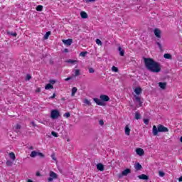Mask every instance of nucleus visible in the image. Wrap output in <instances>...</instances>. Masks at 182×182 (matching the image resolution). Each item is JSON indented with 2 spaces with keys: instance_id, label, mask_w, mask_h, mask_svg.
<instances>
[{
  "instance_id": "obj_31",
  "label": "nucleus",
  "mask_w": 182,
  "mask_h": 182,
  "mask_svg": "<svg viewBox=\"0 0 182 182\" xmlns=\"http://www.w3.org/2000/svg\"><path fill=\"white\" fill-rule=\"evenodd\" d=\"M79 61L76 60H67V63H78Z\"/></svg>"
},
{
  "instance_id": "obj_12",
  "label": "nucleus",
  "mask_w": 182,
  "mask_h": 182,
  "mask_svg": "<svg viewBox=\"0 0 182 182\" xmlns=\"http://www.w3.org/2000/svg\"><path fill=\"white\" fill-rule=\"evenodd\" d=\"M94 102H96V104L98 105V106H104V103L103 102L100 101V100H99L98 98H94L93 99Z\"/></svg>"
},
{
  "instance_id": "obj_8",
  "label": "nucleus",
  "mask_w": 182,
  "mask_h": 182,
  "mask_svg": "<svg viewBox=\"0 0 182 182\" xmlns=\"http://www.w3.org/2000/svg\"><path fill=\"white\" fill-rule=\"evenodd\" d=\"M63 44L67 45V46H70L72 45L73 40L69 38L68 40H63Z\"/></svg>"
},
{
  "instance_id": "obj_14",
  "label": "nucleus",
  "mask_w": 182,
  "mask_h": 182,
  "mask_svg": "<svg viewBox=\"0 0 182 182\" xmlns=\"http://www.w3.org/2000/svg\"><path fill=\"white\" fill-rule=\"evenodd\" d=\"M97 168L100 171H105V166L102 164H98L97 165Z\"/></svg>"
},
{
  "instance_id": "obj_58",
  "label": "nucleus",
  "mask_w": 182,
  "mask_h": 182,
  "mask_svg": "<svg viewBox=\"0 0 182 182\" xmlns=\"http://www.w3.org/2000/svg\"><path fill=\"white\" fill-rule=\"evenodd\" d=\"M180 141H181V143H182V136H181Z\"/></svg>"
},
{
  "instance_id": "obj_21",
  "label": "nucleus",
  "mask_w": 182,
  "mask_h": 182,
  "mask_svg": "<svg viewBox=\"0 0 182 182\" xmlns=\"http://www.w3.org/2000/svg\"><path fill=\"white\" fill-rule=\"evenodd\" d=\"M9 156L10 159H11V160H13V161H15L16 156H15V154L14 152H10Z\"/></svg>"
},
{
  "instance_id": "obj_53",
  "label": "nucleus",
  "mask_w": 182,
  "mask_h": 182,
  "mask_svg": "<svg viewBox=\"0 0 182 182\" xmlns=\"http://www.w3.org/2000/svg\"><path fill=\"white\" fill-rule=\"evenodd\" d=\"M40 92H41V88H37V89L36 90V93H40Z\"/></svg>"
},
{
  "instance_id": "obj_20",
  "label": "nucleus",
  "mask_w": 182,
  "mask_h": 182,
  "mask_svg": "<svg viewBox=\"0 0 182 182\" xmlns=\"http://www.w3.org/2000/svg\"><path fill=\"white\" fill-rule=\"evenodd\" d=\"M120 56H124V50L122 49V47H118Z\"/></svg>"
},
{
  "instance_id": "obj_37",
  "label": "nucleus",
  "mask_w": 182,
  "mask_h": 182,
  "mask_svg": "<svg viewBox=\"0 0 182 182\" xmlns=\"http://www.w3.org/2000/svg\"><path fill=\"white\" fill-rule=\"evenodd\" d=\"M84 103H85V105H87V106H90V105H92V103L90 102V101H89V100H87V99H85V100H84Z\"/></svg>"
},
{
  "instance_id": "obj_1",
  "label": "nucleus",
  "mask_w": 182,
  "mask_h": 182,
  "mask_svg": "<svg viewBox=\"0 0 182 182\" xmlns=\"http://www.w3.org/2000/svg\"><path fill=\"white\" fill-rule=\"evenodd\" d=\"M145 68L152 73H159L161 72V65L158 62H156L153 58H146L144 59Z\"/></svg>"
},
{
  "instance_id": "obj_50",
  "label": "nucleus",
  "mask_w": 182,
  "mask_h": 182,
  "mask_svg": "<svg viewBox=\"0 0 182 182\" xmlns=\"http://www.w3.org/2000/svg\"><path fill=\"white\" fill-rule=\"evenodd\" d=\"M50 83L53 85H55V83H56V81L51 80H50Z\"/></svg>"
},
{
  "instance_id": "obj_36",
  "label": "nucleus",
  "mask_w": 182,
  "mask_h": 182,
  "mask_svg": "<svg viewBox=\"0 0 182 182\" xmlns=\"http://www.w3.org/2000/svg\"><path fill=\"white\" fill-rule=\"evenodd\" d=\"M79 75H80V70H75V77H77L79 76Z\"/></svg>"
},
{
  "instance_id": "obj_44",
  "label": "nucleus",
  "mask_w": 182,
  "mask_h": 182,
  "mask_svg": "<svg viewBox=\"0 0 182 182\" xmlns=\"http://www.w3.org/2000/svg\"><path fill=\"white\" fill-rule=\"evenodd\" d=\"M51 134H52V136H54V137H58V133H56L55 132H52Z\"/></svg>"
},
{
  "instance_id": "obj_22",
  "label": "nucleus",
  "mask_w": 182,
  "mask_h": 182,
  "mask_svg": "<svg viewBox=\"0 0 182 182\" xmlns=\"http://www.w3.org/2000/svg\"><path fill=\"white\" fill-rule=\"evenodd\" d=\"M134 167L135 170H141V168H143L141 165H140V163H136Z\"/></svg>"
},
{
  "instance_id": "obj_34",
  "label": "nucleus",
  "mask_w": 182,
  "mask_h": 182,
  "mask_svg": "<svg viewBox=\"0 0 182 182\" xmlns=\"http://www.w3.org/2000/svg\"><path fill=\"white\" fill-rule=\"evenodd\" d=\"M112 72L117 73V72H119V68L116 66H112Z\"/></svg>"
},
{
  "instance_id": "obj_25",
  "label": "nucleus",
  "mask_w": 182,
  "mask_h": 182,
  "mask_svg": "<svg viewBox=\"0 0 182 182\" xmlns=\"http://www.w3.org/2000/svg\"><path fill=\"white\" fill-rule=\"evenodd\" d=\"M21 127H21V124H17L15 126V130H16V133H18V132H19V130H21Z\"/></svg>"
},
{
  "instance_id": "obj_40",
  "label": "nucleus",
  "mask_w": 182,
  "mask_h": 182,
  "mask_svg": "<svg viewBox=\"0 0 182 182\" xmlns=\"http://www.w3.org/2000/svg\"><path fill=\"white\" fill-rule=\"evenodd\" d=\"M159 176L160 177H164L165 173H164V172L160 171L159 172Z\"/></svg>"
},
{
  "instance_id": "obj_7",
  "label": "nucleus",
  "mask_w": 182,
  "mask_h": 182,
  "mask_svg": "<svg viewBox=\"0 0 182 182\" xmlns=\"http://www.w3.org/2000/svg\"><path fill=\"white\" fill-rule=\"evenodd\" d=\"M134 97L136 102H139V107H141V106H143V101H141V98L137 95H134Z\"/></svg>"
},
{
  "instance_id": "obj_19",
  "label": "nucleus",
  "mask_w": 182,
  "mask_h": 182,
  "mask_svg": "<svg viewBox=\"0 0 182 182\" xmlns=\"http://www.w3.org/2000/svg\"><path fill=\"white\" fill-rule=\"evenodd\" d=\"M45 89L46 90H49L50 89H53V85L50 83L49 84H47L46 86H45Z\"/></svg>"
},
{
  "instance_id": "obj_47",
  "label": "nucleus",
  "mask_w": 182,
  "mask_h": 182,
  "mask_svg": "<svg viewBox=\"0 0 182 182\" xmlns=\"http://www.w3.org/2000/svg\"><path fill=\"white\" fill-rule=\"evenodd\" d=\"M96 0H85L86 4H89V2H95Z\"/></svg>"
},
{
  "instance_id": "obj_56",
  "label": "nucleus",
  "mask_w": 182,
  "mask_h": 182,
  "mask_svg": "<svg viewBox=\"0 0 182 182\" xmlns=\"http://www.w3.org/2000/svg\"><path fill=\"white\" fill-rule=\"evenodd\" d=\"M29 149H30V150H33V146H30V147H29Z\"/></svg>"
},
{
  "instance_id": "obj_57",
  "label": "nucleus",
  "mask_w": 182,
  "mask_h": 182,
  "mask_svg": "<svg viewBox=\"0 0 182 182\" xmlns=\"http://www.w3.org/2000/svg\"><path fill=\"white\" fill-rule=\"evenodd\" d=\"M27 182H33L32 180H31V179H28V181H27Z\"/></svg>"
},
{
  "instance_id": "obj_41",
  "label": "nucleus",
  "mask_w": 182,
  "mask_h": 182,
  "mask_svg": "<svg viewBox=\"0 0 182 182\" xmlns=\"http://www.w3.org/2000/svg\"><path fill=\"white\" fill-rule=\"evenodd\" d=\"M32 79V76L29 74L26 75V80H31Z\"/></svg>"
},
{
  "instance_id": "obj_18",
  "label": "nucleus",
  "mask_w": 182,
  "mask_h": 182,
  "mask_svg": "<svg viewBox=\"0 0 182 182\" xmlns=\"http://www.w3.org/2000/svg\"><path fill=\"white\" fill-rule=\"evenodd\" d=\"M125 134L127 136H130V128L129 127V125H126L125 127Z\"/></svg>"
},
{
  "instance_id": "obj_49",
  "label": "nucleus",
  "mask_w": 182,
  "mask_h": 182,
  "mask_svg": "<svg viewBox=\"0 0 182 182\" xmlns=\"http://www.w3.org/2000/svg\"><path fill=\"white\" fill-rule=\"evenodd\" d=\"M156 45H158L159 49H162L163 47L161 46V44L159 42H157Z\"/></svg>"
},
{
  "instance_id": "obj_54",
  "label": "nucleus",
  "mask_w": 182,
  "mask_h": 182,
  "mask_svg": "<svg viewBox=\"0 0 182 182\" xmlns=\"http://www.w3.org/2000/svg\"><path fill=\"white\" fill-rule=\"evenodd\" d=\"M64 52H65V53H68V52H69V49L65 48V49H64Z\"/></svg>"
},
{
  "instance_id": "obj_55",
  "label": "nucleus",
  "mask_w": 182,
  "mask_h": 182,
  "mask_svg": "<svg viewBox=\"0 0 182 182\" xmlns=\"http://www.w3.org/2000/svg\"><path fill=\"white\" fill-rule=\"evenodd\" d=\"M178 181H179V182H181V181H182V176H181V177L178 178Z\"/></svg>"
},
{
  "instance_id": "obj_4",
  "label": "nucleus",
  "mask_w": 182,
  "mask_h": 182,
  "mask_svg": "<svg viewBox=\"0 0 182 182\" xmlns=\"http://www.w3.org/2000/svg\"><path fill=\"white\" fill-rule=\"evenodd\" d=\"M158 131L159 132V133H166L167 132H168V128L163 126L162 124H159Z\"/></svg>"
},
{
  "instance_id": "obj_52",
  "label": "nucleus",
  "mask_w": 182,
  "mask_h": 182,
  "mask_svg": "<svg viewBox=\"0 0 182 182\" xmlns=\"http://www.w3.org/2000/svg\"><path fill=\"white\" fill-rule=\"evenodd\" d=\"M55 97H56V94H53L50 97V99H55Z\"/></svg>"
},
{
  "instance_id": "obj_45",
  "label": "nucleus",
  "mask_w": 182,
  "mask_h": 182,
  "mask_svg": "<svg viewBox=\"0 0 182 182\" xmlns=\"http://www.w3.org/2000/svg\"><path fill=\"white\" fill-rule=\"evenodd\" d=\"M99 123H100V126H103L105 124V122L103 121V119L100 120Z\"/></svg>"
},
{
  "instance_id": "obj_5",
  "label": "nucleus",
  "mask_w": 182,
  "mask_h": 182,
  "mask_svg": "<svg viewBox=\"0 0 182 182\" xmlns=\"http://www.w3.org/2000/svg\"><path fill=\"white\" fill-rule=\"evenodd\" d=\"M100 100L101 102H109L110 100V97L106 95H100Z\"/></svg>"
},
{
  "instance_id": "obj_26",
  "label": "nucleus",
  "mask_w": 182,
  "mask_h": 182,
  "mask_svg": "<svg viewBox=\"0 0 182 182\" xmlns=\"http://www.w3.org/2000/svg\"><path fill=\"white\" fill-rule=\"evenodd\" d=\"M36 156H38V152L36 151H31L30 157L35 158Z\"/></svg>"
},
{
  "instance_id": "obj_9",
  "label": "nucleus",
  "mask_w": 182,
  "mask_h": 182,
  "mask_svg": "<svg viewBox=\"0 0 182 182\" xmlns=\"http://www.w3.org/2000/svg\"><path fill=\"white\" fill-rule=\"evenodd\" d=\"M152 133L154 136H157L159 134V127H156V125L153 126Z\"/></svg>"
},
{
  "instance_id": "obj_39",
  "label": "nucleus",
  "mask_w": 182,
  "mask_h": 182,
  "mask_svg": "<svg viewBox=\"0 0 182 182\" xmlns=\"http://www.w3.org/2000/svg\"><path fill=\"white\" fill-rule=\"evenodd\" d=\"M149 122H150V120L149 119H144V123L146 126H148Z\"/></svg>"
},
{
  "instance_id": "obj_3",
  "label": "nucleus",
  "mask_w": 182,
  "mask_h": 182,
  "mask_svg": "<svg viewBox=\"0 0 182 182\" xmlns=\"http://www.w3.org/2000/svg\"><path fill=\"white\" fill-rule=\"evenodd\" d=\"M60 116V113L58 109H53L50 113L51 119H58Z\"/></svg>"
},
{
  "instance_id": "obj_38",
  "label": "nucleus",
  "mask_w": 182,
  "mask_h": 182,
  "mask_svg": "<svg viewBox=\"0 0 182 182\" xmlns=\"http://www.w3.org/2000/svg\"><path fill=\"white\" fill-rule=\"evenodd\" d=\"M64 117H67V119H69L70 117V113L66 112L63 114Z\"/></svg>"
},
{
  "instance_id": "obj_10",
  "label": "nucleus",
  "mask_w": 182,
  "mask_h": 182,
  "mask_svg": "<svg viewBox=\"0 0 182 182\" xmlns=\"http://www.w3.org/2000/svg\"><path fill=\"white\" fill-rule=\"evenodd\" d=\"M136 153L138 154V156H143L144 154V150L141 148H137L136 149Z\"/></svg>"
},
{
  "instance_id": "obj_51",
  "label": "nucleus",
  "mask_w": 182,
  "mask_h": 182,
  "mask_svg": "<svg viewBox=\"0 0 182 182\" xmlns=\"http://www.w3.org/2000/svg\"><path fill=\"white\" fill-rule=\"evenodd\" d=\"M31 124H32V126H33V127H36V126H38V125H36V124H35L34 122H31Z\"/></svg>"
},
{
  "instance_id": "obj_13",
  "label": "nucleus",
  "mask_w": 182,
  "mask_h": 182,
  "mask_svg": "<svg viewBox=\"0 0 182 182\" xmlns=\"http://www.w3.org/2000/svg\"><path fill=\"white\" fill-rule=\"evenodd\" d=\"M130 173H132V170L127 168L122 171V176H127L128 174H130Z\"/></svg>"
},
{
  "instance_id": "obj_28",
  "label": "nucleus",
  "mask_w": 182,
  "mask_h": 182,
  "mask_svg": "<svg viewBox=\"0 0 182 182\" xmlns=\"http://www.w3.org/2000/svg\"><path fill=\"white\" fill-rule=\"evenodd\" d=\"M12 164H14V162H12L11 161H9V160H7L6 161V165L8 166V167H11L12 166Z\"/></svg>"
},
{
  "instance_id": "obj_23",
  "label": "nucleus",
  "mask_w": 182,
  "mask_h": 182,
  "mask_svg": "<svg viewBox=\"0 0 182 182\" xmlns=\"http://www.w3.org/2000/svg\"><path fill=\"white\" fill-rule=\"evenodd\" d=\"M76 92H77V88H76V87H73L71 96H75V95H76Z\"/></svg>"
},
{
  "instance_id": "obj_59",
  "label": "nucleus",
  "mask_w": 182,
  "mask_h": 182,
  "mask_svg": "<svg viewBox=\"0 0 182 182\" xmlns=\"http://www.w3.org/2000/svg\"><path fill=\"white\" fill-rule=\"evenodd\" d=\"M38 176H39V173H37Z\"/></svg>"
},
{
  "instance_id": "obj_15",
  "label": "nucleus",
  "mask_w": 182,
  "mask_h": 182,
  "mask_svg": "<svg viewBox=\"0 0 182 182\" xmlns=\"http://www.w3.org/2000/svg\"><path fill=\"white\" fill-rule=\"evenodd\" d=\"M138 178H139L140 180H149V176L146 174H141L138 176Z\"/></svg>"
},
{
  "instance_id": "obj_17",
  "label": "nucleus",
  "mask_w": 182,
  "mask_h": 182,
  "mask_svg": "<svg viewBox=\"0 0 182 182\" xmlns=\"http://www.w3.org/2000/svg\"><path fill=\"white\" fill-rule=\"evenodd\" d=\"M159 87H161V89H166V86H167V83L166 82H159Z\"/></svg>"
},
{
  "instance_id": "obj_30",
  "label": "nucleus",
  "mask_w": 182,
  "mask_h": 182,
  "mask_svg": "<svg viewBox=\"0 0 182 182\" xmlns=\"http://www.w3.org/2000/svg\"><path fill=\"white\" fill-rule=\"evenodd\" d=\"M97 45H98L99 46H102V41H100V39L99 38H97L96 41H95Z\"/></svg>"
},
{
  "instance_id": "obj_48",
  "label": "nucleus",
  "mask_w": 182,
  "mask_h": 182,
  "mask_svg": "<svg viewBox=\"0 0 182 182\" xmlns=\"http://www.w3.org/2000/svg\"><path fill=\"white\" fill-rule=\"evenodd\" d=\"M10 35H11V36H14V37L18 36V33H11Z\"/></svg>"
},
{
  "instance_id": "obj_35",
  "label": "nucleus",
  "mask_w": 182,
  "mask_h": 182,
  "mask_svg": "<svg viewBox=\"0 0 182 182\" xmlns=\"http://www.w3.org/2000/svg\"><path fill=\"white\" fill-rule=\"evenodd\" d=\"M37 156H38L39 157H41V159H45V154H43L41 152H37Z\"/></svg>"
},
{
  "instance_id": "obj_27",
  "label": "nucleus",
  "mask_w": 182,
  "mask_h": 182,
  "mask_svg": "<svg viewBox=\"0 0 182 182\" xmlns=\"http://www.w3.org/2000/svg\"><path fill=\"white\" fill-rule=\"evenodd\" d=\"M49 36H50V31H48L45 35H44V39L47 40L49 39Z\"/></svg>"
},
{
  "instance_id": "obj_33",
  "label": "nucleus",
  "mask_w": 182,
  "mask_h": 182,
  "mask_svg": "<svg viewBox=\"0 0 182 182\" xmlns=\"http://www.w3.org/2000/svg\"><path fill=\"white\" fill-rule=\"evenodd\" d=\"M86 55H87V51H82V52L80 53V56H82V58H85V56H86Z\"/></svg>"
},
{
  "instance_id": "obj_43",
  "label": "nucleus",
  "mask_w": 182,
  "mask_h": 182,
  "mask_svg": "<svg viewBox=\"0 0 182 182\" xmlns=\"http://www.w3.org/2000/svg\"><path fill=\"white\" fill-rule=\"evenodd\" d=\"M73 78V77H67V78L65 79V82H68V81H69V80H72Z\"/></svg>"
},
{
  "instance_id": "obj_11",
  "label": "nucleus",
  "mask_w": 182,
  "mask_h": 182,
  "mask_svg": "<svg viewBox=\"0 0 182 182\" xmlns=\"http://www.w3.org/2000/svg\"><path fill=\"white\" fill-rule=\"evenodd\" d=\"M134 92L136 95H141V92H143V90L140 87H136L134 89Z\"/></svg>"
},
{
  "instance_id": "obj_29",
  "label": "nucleus",
  "mask_w": 182,
  "mask_h": 182,
  "mask_svg": "<svg viewBox=\"0 0 182 182\" xmlns=\"http://www.w3.org/2000/svg\"><path fill=\"white\" fill-rule=\"evenodd\" d=\"M164 58L165 59H171V54H168V53H165L164 55Z\"/></svg>"
},
{
  "instance_id": "obj_24",
  "label": "nucleus",
  "mask_w": 182,
  "mask_h": 182,
  "mask_svg": "<svg viewBox=\"0 0 182 182\" xmlns=\"http://www.w3.org/2000/svg\"><path fill=\"white\" fill-rule=\"evenodd\" d=\"M36 11H38V12H42V10L43 9V6L42 5H38L36 6Z\"/></svg>"
},
{
  "instance_id": "obj_46",
  "label": "nucleus",
  "mask_w": 182,
  "mask_h": 182,
  "mask_svg": "<svg viewBox=\"0 0 182 182\" xmlns=\"http://www.w3.org/2000/svg\"><path fill=\"white\" fill-rule=\"evenodd\" d=\"M51 159H52L53 160L56 161V156L55 155V154H53L51 155Z\"/></svg>"
},
{
  "instance_id": "obj_6",
  "label": "nucleus",
  "mask_w": 182,
  "mask_h": 182,
  "mask_svg": "<svg viewBox=\"0 0 182 182\" xmlns=\"http://www.w3.org/2000/svg\"><path fill=\"white\" fill-rule=\"evenodd\" d=\"M154 33L156 38H161V31L159 28H155L154 31Z\"/></svg>"
},
{
  "instance_id": "obj_42",
  "label": "nucleus",
  "mask_w": 182,
  "mask_h": 182,
  "mask_svg": "<svg viewBox=\"0 0 182 182\" xmlns=\"http://www.w3.org/2000/svg\"><path fill=\"white\" fill-rule=\"evenodd\" d=\"M90 73H95V69L93 68H90L88 69Z\"/></svg>"
},
{
  "instance_id": "obj_16",
  "label": "nucleus",
  "mask_w": 182,
  "mask_h": 182,
  "mask_svg": "<svg viewBox=\"0 0 182 182\" xmlns=\"http://www.w3.org/2000/svg\"><path fill=\"white\" fill-rule=\"evenodd\" d=\"M80 16L82 19H87V13L86 11H81Z\"/></svg>"
},
{
  "instance_id": "obj_2",
  "label": "nucleus",
  "mask_w": 182,
  "mask_h": 182,
  "mask_svg": "<svg viewBox=\"0 0 182 182\" xmlns=\"http://www.w3.org/2000/svg\"><path fill=\"white\" fill-rule=\"evenodd\" d=\"M58 178V173L53 171H50V177L47 179L48 182H52Z\"/></svg>"
},
{
  "instance_id": "obj_32",
  "label": "nucleus",
  "mask_w": 182,
  "mask_h": 182,
  "mask_svg": "<svg viewBox=\"0 0 182 182\" xmlns=\"http://www.w3.org/2000/svg\"><path fill=\"white\" fill-rule=\"evenodd\" d=\"M135 119H136V120H139V119H141V115H140V113H139V112H136L135 113Z\"/></svg>"
}]
</instances>
